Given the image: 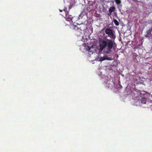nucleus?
<instances>
[{
    "label": "nucleus",
    "mask_w": 152,
    "mask_h": 152,
    "mask_svg": "<svg viewBox=\"0 0 152 152\" xmlns=\"http://www.w3.org/2000/svg\"><path fill=\"white\" fill-rule=\"evenodd\" d=\"M105 33L107 35V36L109 37L111 39H107V41L99 38V43L100 48H113L116 47L115 44L113 42L116 36L115 31L109 28H107L105 30ZM107 37V36H106Z\"/></svg>",
    "instance_id": "nucleus-1"
},
{
    "label": "nucleus",
    "mask_w": 152,
    "mask_h": 152,
    "mask_svg": "<svg viewBox=\"0 0 152 152\" xmlns=\"http://www.w3.org/2000/svg\"><path fill=\"white\" fill-rule=\"evenodd\" d=\"M146 99L145 98H142L141 99V103L143 104H145L146 103Z\"/></svg>",
    "instance_id": "nucleus-6"
},
{
    "label": "nucleus",
    "mask_w": 152,
    "mask_h": 152,
    "mask_svg": "<svg viewBox=\"0 0 152 152\" xmlns=\"http://www.w3.org/2000/svg\"><path fill=\"white\" fill-rule=\"evenodd\" d=\"M114 21L115 23V24L116 25H119V23H118V21L116 20H114Z\"/></svg>",
    "instance_id": "nucleus-8"
},
{
    "label": "nucleus",
    "mask_w": 152,
    "mask_h": 152,
    "mask_svg": "<svg viewBox=\"0 0 152 152\" xmlns=\"http://www.w3.org/2000/svg\"><path fill=\"white\" fill-rule=\"evenodd\" d=\"M104 56L102 57H101L99 59V60L100 61H102L105 60H112V58L111 57H108L107 56H109L108 55H104Z\"/></svg>",
    "instance_id": "nucleus-3"
},
{
    "label": "nucleus",
    "mask_w": 152,
    "mask_h": 152,
    "mask_svg": "<svg viewBox=\"0 0 152 152\" xmlns=\"http://www.w3.org/2000/svg\"><path fill=\"white\" fill-rule=\"evenodd\" d=\"M112 85L110 84V85H109V86H108V87L109 88H110V87H112Z\"/></svg>",
    "instance_id": "nucleus-10"
},
{
    "label": "nucleus",
    "mask_w": 152,
    "mask_h": 152,
    "mask_svg": "<svg viewBox=\"0 0 152 152\" xmlns=\"http://www.w3.org/2000/svg\"><path fill=\"white\" fill-rule=\"evenodd\" d=\"M152 31V29H150L147 32V34L145 35V37L149 38H151L152 37V35L151 34V32Z\"/></svg>",
    "instance_id": "nucleus-4"
},
{
    "label": "nucleus",
    "mask_w": 152,
    "mask_h": 152,
    "mask_svg": "<svg viewBox=\"0 0 152 152\" xmlns=\"http://www.w3.org/2000/svg\"><path fill=\"white\" fill-rule=\"evenodd\" d=\"M115 1L116 3L117 4H119L121 3V1L120 0H115Z\"/></svg>",
    "instance_id": "nucleus-7"
},
{
    "label": "nucleus",
    "mask_w": 152,
    "mask_h": 152,
    "mask_svg": "<svg viewBox=\"0 0 152 152\" xmlns=\"http://www.w3.org/2000/svg\"><path fill=\"white\" fill-rule=\"evenodd\" d=\"M121 48H120V49H119V50H120L121 49Z\"/></svg>",
    "instance_id": "nucleus-12"
},
{
    "label": "nucleus",
    "mask_w": 152,
    "mask_h": 152,
    "mask_svg": "<svg viewBox=\"0 0 152 152\" xmlns=\"http://www.w3.org/2000/svg\"><path fill=\"white\" fill-rule=\"evenodd\" d=\"M115 9V7H111L109 10V12L110 15H111L112 12H113Z\"/></svg>",
    "instance_id": "nucleus-5"
},
{
    "label": "nucleus",
    "mask_w": 152,
    "mask_h": 152,
    "mask_svg": "<svg viewBox=\"0 0 152 152\" xmlns=\"http://www.w3.org/2000/svg\"><path fill=\"white\" fill-rule=\"evenodd\" d=\"M86 51L88 52L91 55L93 53L94 50V52L97 54H100L102 53L104 55L111 56L113 53L115 48H85Z\"/></svg>",
    "instance_id": "nucleus-2"
},
{
    "label": "nucleus",
    "mask_w": 152,
    "mask_h": 152,
    "mask_svg": "<svg viewBox=\"0 0 152 152\" xmlns=\"http://www.w3.org/2000/svg\"><path fill=\"white\" fill-rule=\"evenodd\" d=\"M60 12H62V10H60Z\"/></svg>",
    "instance_id": "nucleus-11"
},
{
    "label": "nucleus",
    "mask_w": 152,
    "mask_h": 152,
    "mask_svg": "<svg viewBox=\"0 0 152 152\" xmlns=\"http://www.w3.org/2000/svg\"><path fill=\"white\" fill-rule=\"evenodd\" d=\"M110 68H109V69L108 68V69L109 70H112V68H111V67L112 66V65H110Z\"/></svg>",
    "instance_id": "nucleus-9"
}]
</instances>
